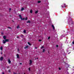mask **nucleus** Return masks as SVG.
Instances as JSON below:
<instances>
[{
  "label": "nucleus",
  "mask_w": 74,
  "mask_h": 74,
  "mask_svg": "<svg viewBox=\"0 0 74 74\" xmlns=\"http://www.w3.org/2000/svg\"><path fill=\"white\" fill-rule=\"evenodd\" d=\"M3 57H1L0 58V60H3Z\"/></svg>",
  "instance_id": "nucleus-4"
},
{
  "label": "nucleus",
  "mask_w": 74,
  "mask_h": 74,
  "mask_svg": "<svg viewBox=\"0 0 74 74\" xmlns=\"http://www.w3.org/2000/svg\"><path fill=\"white\" fill-rule=\"evenodd\" d=\"M8 28H9V29H11V27H8Z\"/></svg>",
  "instance_id": "nucleus-36"
},
{
  "label": "nucleus",
  "mask_w": 74,
  "mask_h": 74,
  "mask_svg": "<svg viewBox=\"0 0 74 74\" xmlns=\"http://www.w3.org/2000/svg\"><path fill=\"white\" fill-rule=\"evenodd\" d=\"M25 10V9L24 8H21V11H23V10Z\"/></svg>",
  "instance_id": "nucleus-6"
},
{
  "label": "nucleus",
  "mask_w": 74,
  "mask_h": 74,
  "mask_svg": "<svg viewBox=\"0 0 74 74\" xmlns=\"http://www.w3.org/2000/svg\"><path fill=\"white\" fill-rule=\"evenodd\" d=\"M48 52V53H49V52Z\"/></svg>",
  "instance_id": "nucleus-41"
},
{
  "label": "nucleus",
  "mask_w": 74,
  "mask_h": 74,
  "mask_svg": "<svg viewBox=\"0 0 74 74\" xmlns=\"http://www.w3.org/2000/svg\"><path fill=\"white\" fill-rule=\"evenodd\" d=\"M72 44H74V40L72 42Z\"/></svg>",
  "instance_id": "nucleus-28"
},
{
  "label": "nucleus",
  "mask_w": 74,
  "mask_h": 74,
  "mask_svg": "<svg viewBox=\"0 0 74 74\" xmlns=\"http://www.w3.org/2000/svg\"><path fill=\"white\" fill-rule=\"evenodd\" d=\"M18 51H19V49H18Z\"/></svg>",
  "instance_id": "nucleus-38"
},
{
  "label": "nucleus",
  "mask_w": 74,
  "mask_h": 74,
  "mask_svg": "<svg viewBox=\"0 0 74 74\" xmlns=\"http://www.w3.org/2000/svg\"><path fill=\"white\" fill-rule=\"evenodd\" d=\"M38 13V11H36L35 12V14H37Z\"/></svg>",
  "instance_id": "nucleus-18"
},
{
  "label": "nucleus",
  "mask_w": 74,
  "mask_h": 74,
  "mask_svg": "<svg viewBox=\"0 0 74 74\" xmlns=\"http://www.w3.org/2000/svg\"><path fill=\"white\" fill-rule=\"evenodd\" d=\"M29 65H31L32 63V61L31 60H29Z\"/></svg>",
  "instance_id": "nucleus-3"
},
{
  "label": "nucleus",
  "mask_w": 74,
  "mask_h": 74,
  "mask_svg": "<svg viewBox=\"0 0 74 74\" xmlns=\"http://www.w3.org/2000/svg\"><path fill=\"white\" fill-rule=\"evenodd\" d=\"M44 48V46H42L41 47V48Z\"/></svg>",
  "instance_id": "nucleus-30"
},
{
  "label": "nucleus",
  "mask_w": 74,
  "mask_h": 74,
  "mask_svg": "<svg viewBox=\"0 0 74 74\" xmlns=\"http://www.w3.org/2000/svg\"><path fill=\"white\" fill-rule=\"evenodd\" d=\"M51 26L53 27V30H55V27H54V25H52Z\"/></svg>",
  "instance_id": "nucleus-5"
},
{
  "label": "nucleus",
  "mask_w": 74,
  "mask_h": 74,
  "mask_svg": "<svg viewBox=\"0 0 74 74\" xmlns=\"http://www.w3.org/2000/svg\"><path fill=\"white\" fill-rule=\"evenodd\" d=\"M13 74H16V73H14Z\"/></svg>",
  "instance_id": "nucleus-31"
},
{
  "label": "nucleus",
  "mask_w": 74,
  "mask_h": 74,
  "mask_svg": "<svg viewBox=\"0 0 74 74\" xmlns=\"http://www.w3.org/2000/svg\"><path fill=\"white\" fill-rule=\"evenodd\" d=\"M11 10V9L10 8L9 9V12H10V11Z\"/></svg>",
  "instance_id": "nucleus-25"
},
{
  "label": "nucleus",
  "mask_w": 74,
  "mask_h": 74,
  "mask_svg": "<svg viewBox=\"0 0 74 74\" xmlns=\"http://www.w3.org/2000/svg\"><path fill=\"white\" fill-rule=\"evenodd\" d=\"M25 21H27V17H26L25 18Z\"/></svg>",
  "instance_id": "nucleus-20"
},
{
  "label": "nucleus",
  "mask_w": 74,
  "mask_h": 74,
  "mask_svg": "<svg viewBox=\"0 0 74 74\" xmlns=\"http://www.w3.org/2000/svg\"><path fill=\"white\" fill-rule=\"evenodd\" d=\"M6 37H5V36H3V38H4V39H5V38H6Z\"/></svg>",
  "instance_id": "nucleus-13"
},
{
  "label": "nucleus",
  "mask_w": 74,
  "mask_h": 74,
  "mask_svg": "<svg viewBox=\"0 0 74 74\" xmlns=\"http://www.w3.org/2000/svg\"><path fill=\"white\" fill-rule=\"evenodd\" d=\"M59 70H61V68H58Z\"/></svg>",
  "instance_id": "nucleus-27"
},
{
  "label": "nucleus",
  "mask_w": 74,
  "mask_h": 74,
  "mask_svg": "<svg viewBox=\"0 0 74 74\" xmlns=\"http://www.w3.org/2000/svg\"><path fill=\"white\" fill-rule=\"evenodd\" d=\"M19 74H20V73H19Z\"/></svg>",
  "instance_id": "nucleus-42"
},
{
  "label": "nucleus",
  "mask_w": 74,
  "mask_h": 74,
  "mask_svg": "<svg viewBox=\"0 0 74 74\" xmlns=\"http://www.w3.org/2000/svg\"><path fill=\"white\" fill-rule=\"evenodd\" d=\"M23 32L24 33H26V30H24Z\"/></svg>",
  "instance_id": "nucleus-17"
},
{
  "label": "nucleus",
  "mask_w": 74,
  "mask_h": 74,
  "mask_svg": "<svg viewBox=\"0 0 74 74\" xmlns=\"http://www.w3.org/2000/svg\"><path fill=\"white\" fill-rule=\"evenodd\" d=\"M17 29H19V25H18L17 26Z\"/></svg>",
  "instance_id": "nucleus-12"
},
{
  "label": "nucleus",
  "mask_w": 74,
  "mask_h": 74,
  "mask_svg": "<svg viewBox=\"0 0 74 74\" xmlns=\"http://www.w3.org/2000/svg\"><path fill=\"white\" fill-rule=\"evenodd\" d=\"M9 72H10V70H9Z\"/></svg>",
  "instance_id": "nucleus-40"
},
{
  "label": "nucleus",
  "mask_w": 74,
  "mask_h": 74,
  "mask_svg": "<svg viewBox=\"0 0 74 74\" xmlns=\"http://www.w3.org/2000/svg\"><path fill=\"white\" fill-rule=\"evenodd\" d=\"M56 47H58V45H56Z\"/></svg>",
  "instance_id": "nucleus-33"
},
{
  "label": "nucleus",
  "mask_w": 74,
  "mask_h": 74,
  "mask_svg": "<svg viewBox=\"0 0 74 74\" xmlns=\"http://www.w3.org/2000/svg\"><path fill=\"white\" fill-rule=\"evenodd\" d=\"M16 56H17V58H19V55L18 54H17Z\"/></svg>",
  "instance_id": "nucleus-8"
},
{
  "label": "nucleus",
  "mask_w": 74,
  "mask_h": 74,
  "mask_svg": "<svg viewBox=\"0 0 74 74\" xmlns=\"http://www.w3.org/2000/svg\"><path fill=\"white\" fill-rule=\"evenodd\" d=\"M22 63H20V64H22Z\"/></svg>",
  "instance_id": "nucleus-35"
},
{
  "label": "nucleus",
  "mask_w": 74,
  "mask_h": 74,
  "mask_svg": "<svg viewBox=\"0 0 74 74\" xmlns=\"http://www.w3.org/2000/svg\"><path fill=\"white\" fill-rule=\"evenodd\" d=\"M29 71H30V68H29Z\"/></svg>",
  "instance_id": "nucleus-24"
},
{
  "label": "nucleus",
  "mask_w": 74,
  "mask_h": 74,
  "mask_svg": "<svg viewBox=\"0 0 74 74\" xmlns=\"http://www.w3.org/2000/svg\"><path fill=\"white\" fill-rule=\"evenodd\" d=\"M28 44H29V45H31V44H30V42H28Z\"/></svg>",
  "instance_id": "nucleus-21"
},
{
  "label": "nucleus",
  "mask_w": 74,
  "mask_h": 74,
  "mask_svg": "<svg viewBox=\"0 0 74 74\" xmlns=\"http://www.w3.org/2000/svg\"><path fill=\"white\" fill-rule=\"evenodd\" d=\"M2 74H4V72H3L2 73Z\"/></svg>",
  "instance_id": "nucleus-32"
},
{
  "label": "nucleus",
  "mask_w": 74,
  "mask_h": 74,
  "mask_svg": "<svg viewBox=\"0 0 74 74\" xmlns=\"http://www.w3.org/2000/svg\"><path fill=\"white\" fill-rule=\"evenodd\" d=\"M3 44H5V43L6 42L5 40V41L4 40H3Z\"/></svg>",
  "instance_id": "nucleus-9"
},
{
  "label": "nucleus",
  "mask_w": 74,
  "mask_h": 74,
  "mask_svg": "<svg viewBox=\"0 0 74 74\" xmlns=\"http://www.w3.org/2000/svg\"><path fill=\"white\" fill-rule=\"evenodd\" d=\"M27 23H30V21H28L27 22Z\"/></svg>",
  "instance_id": "nucleus-14"
},
{
  "label": "nucleus",
  "mask_w": 74,
  "mask_h": 74,
  "mask_svg": "<svg viewBox=\"0 0 74 74\" xmlns=\"http://www.w3.org/2000/svg\"><path fill=\"white\" fill-rule=\"evenodd\" d=\"M29 47L28 46H26L25 47H24L25 49H26V48H27Z\"/></svg>",
  "instance_id": "nucleus-11"
},
{
  "label": "nucleus",
  "mask_w": 74,
  "mask_h": 74,
  "mask_svg": "<svg viewBox=\"0 0 74 74\" xmlns=\"http://www.w3.org/2000/svg\"><path fill=\"white\" fill-rule=\"evenodd\" d=\"M37 47H35V49H37Z\"/></svg>",
  "instance_id": "nucleus-34"
},
{
  "label": "nucleus",
  "mask_w": 74,
  "mask_h": 74,
  "mask_svg": "<svg viewBox=\"0 0 74 74\" xmlns=\"http://www.w3.org/2000/svg\"><path fill=\"white\" fill-rule=\"evenodd\" d=\"M69 21H71V18H69Z\"/></svg>",
  "instance_id": "nucleus-26"
},
{
  "label": "nucleus",
  "mask_w": 74,
  "mask_h": 74,
  "mask_svg": "<svg viewBox=\"0 0 74 74\" xmlns=\"http://www.w3.org/2000/svg\"><path fill=\"white\" fill-rule=\"evenodd\" d=\"M1 54L2 55V54H3V53H1Z\"/></svg>",
  "instance_id": "nucleus-39"
},
{
  "label": "nucleus",
  "mask_w": 74,
  "mask_h": 74,
  "mask_svg": "<svg viewBox=\"0 0 74 74\" xmlns=\"http://www.w3.org/2000/svg\"><path fill=\"white\" fill-rule=\"evenodd\" d=\"M45 51V49H43V52H44Z\"/></svg>",
  "instance_id": "nucleus-23"
},
{
  "label": "nucleus",
  "mask_w": 74,
  "mask_h": 74,
  "mask_svg": "<svg viewBox=\"0 0 74 74\" xmlns=\"http://www.w3.org/2000/svg\"><path fill=\"white\" fill-rule=\"evenodd\" d=\"M8 62L10 64V63H11V61H10V60L9 59L8 60Z\"/></svg>",
  "instance_id": "nucleus-7"
},
{
  "label": "nucleus",
  "mask_w": 74,
  "mask_h": 74,
  "mask_svg": "<svg viewBox=\"0 0 74 74\" xmlns=\"http://www.w3.org/2000/svg\"><path fill=\"white\" fill-rule=\"evenodd\" d=\"M6 42H8V41H9V40L8 39H6L5 40Z\"/></svg>",
  "instance_id": "nucleus-10"
},
{
  "label": "nucleus",
  "mask_w": 74,
  "mask_h": 74,
  "mask_svg": "<svg viewBox=\"0 0 74 74\" xmlns=\"http://www.w3.org/2000/svg\"><path fill=\"white\" fill-rule=\"evenodd\" d=\"M17 38H19V37H18V36H17Z\"/></svg>",
  "instance_id": "nucleus-37"
},
{
  "label": "nucleus",
  "mask_w": 74,
  "mask_h": 74,
  "mask_svg": "<svg viewBox=\"0 0 74 74\" xmlns=\"http://www.w3.org/2000/svg\"><path fill=\"white\" fill-rule=\"evenodd\" d=\"M38 3H41V1H38Z\"/></svg>",
  "instance_id": "nucleus-19"
},
{
  "label": "nucleus",
  "mask_w": 74,
  "mask_h": 74,
  "mask_svg": "<svg viewBox=\"0 0 74 74\" xmlns=\"http://www.w3.org/2000/svg\"><path fill=\"white\" fill-rule=\"evenodd\" d=\"M50 38H51V37H50V36H49L48 38V40H49V39H50Z\"/></svg>",
  "instance_id": "nucleus-22"
},
{
  "label": "nucleus",
  "mask_w": 74,
  "mask_h": 74,
  "mask_svg": "<svg viewBox=\"0 0 74 74\" xmlns=\"http://www.w3.org/2000/svg\"><path fill=\"white\" fill-rule=\"evenodd\" d=\"M61 6L62 7V8H64V7H66V4H64L63 5V6L61 5Z\"/></svg>",
  "instance_id": "nucleus-2"
},
{
  "label": "nucleus",
  "mask_w": 74,
  "mask_h": 74,
  "mask_svg": "<svg viewBox=\"0 0 74 74\" xmlns=\"http://www.w3.org/2000/svg\"><path fill=\"white\" fill-rule=\"evenodd\" d=\"M30 13H32L33 11H32V10H31L30 11Z\"/></svg>",
  "instance_id": "nucleus-16"
},
{
  "label": "nucleus",
  "mask_w": 74,
  "mask_h": 74,
  "mask_svg": "<svg viewBox=\"0 0 74 74\" xmlns=\"http://www.w3.org/2000/svg\"><path fill=\"white\" fill-rule=\"evenodd\" d=\"M0 49L1 50H3V47L1 46V48H0Z\"/></svg>",
  "instance_id": "nucleus-15"
},
{
  "label": "nucleus",
  "mask_w": 74,
  "mask_h": 74,
  "mask_svg": "<svg viewBox=\"0 0 74 74\" xmlns=\"http://www.w3.org/2000/svg\"><path fill=\"white\" fill-rule=\"evenodd\" d=\"M19 16L21 20H25V18H22V16H21V15H19Z\"/></svg>",
  "instance_id": "nucleus-1"
},
{
  "label": "nucleus",
  "mask_w": 74,
  "mask_h": 74,
  "mask_svg": "<svg viewBox=\"0 0 74 74\" xmlns=\"http://www.w3.org/2000/svg\"><path fill=\"white\" fill-rule=\"evenodd\" d=\"M39 41H41V40H38Z\"/></svg>",
  "instance_id": "nucleus-29"
}]
</instances>
